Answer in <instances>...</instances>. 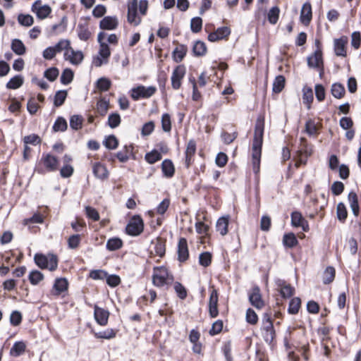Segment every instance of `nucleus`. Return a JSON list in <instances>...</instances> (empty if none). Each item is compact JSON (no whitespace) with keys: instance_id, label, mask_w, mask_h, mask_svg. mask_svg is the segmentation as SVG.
Here are the masks:
<instances>
[{"instance_id":"obj_1","label":"nucleus","mask_w":361,"mask_h":361,"mask_svg":"<svg viewBox=\"0 0 361 361\" xmlns=\"http://www.w3.org/2000/svg\"><path fill=\"white\" fill-rule=\"evenodd\" d=\"M264 123L258 121L255 126L252 143V166L253 170L257 173L259 169L262 145L263 142Z\"/></svg>"},{"instance_id":"obj_2","label":"nucleus","mask_w":361,"mask_h":361,"mask_svg":"<svg viewBox=\"0 0 361 361\" xmlns=\"http://www.w3.org/2000/svg\"><path fill=\"white\" fill-rule=\"evenodd\" d=\"M174 279L165 267H155L153 269L152 283L159 288L171 285Z\"/></svg>"},{"instance_id":"obj_3","label":"nucleus","mask_w":361,"mask_h":361,"mask_svg":"<svg viewBox=\"0 0 361 361\" xmlns=\"http://www.w3.org/2000/svg\"><path fill=\"white\" fill-rule=\"evenodd\" d=\"M34 259L36 264L41 269H48L50 271H54L58 266L57 257L53 254L47 255L36 254Z\"/></svg>"},{"instance_id":"obj_4","label":"nucleus","mask_w":361,"mask_h":361,"mask_svg":"<svg viewBox=\"0 0 361 361\" xmlns=\"http://www.w3.org/2000/svg\"><path fill=\"white\" fill-rule=\"evenodd\" d=\"M262 329L263 337L267 343H271L275 337L273 322L268 314H264L262 319Z\"/></svg>"},{"instance_id":"obj_5","label":"nucleus","mask_w":361,"mask_h":361,"mask_svg":"<svg viewBox=\"0 0 361 361\" xmlns=\"http://www.w3.org/2000/svg\"><path fill=\"white\" fill-rule=\"evenodd\" d=\"M144 229V223L142 218L138 216L135 215L132 217V219L130 220L129 223L127 224L126 226V233L133 236H137L139 235Z\"/></svg>"},{"instance_id":"obj_6","label":"nucleus","mask_w":361,"mask_h":361,"mask_svg":"<svg viewBox=\"0 0 361 361\" xmlns=\"http://www.w3.org/2000/svg\"><path fill=\"white\" fill-rule=\"evenodd\" d=\"M156 90V87L153 86L145 87L140 85L132 89L131 97L134 100H137L140 98H149L155 93Z\"/></svg>"},{"instance_id":"obj_7","label":"nucleus","mask_w":361,"mask_h":361,"mask_svg":"<svg viewBox=\"0 0 361 361\" xmlns=\"http://www.w3.org/2000/svg\"><path fill=\"white\" fill-rule=\"evenodd\" d=\"M137 0H132L128 4V22L135 26L141 23V18L137 16Z\"/></svg>"},{"instance_id":"obj_8","label":"nucleus","mask_w":361,"mask_h":361,"mask_svg":"<svg viewBox=\"0 0 361 361\" xmlns=\"http://www.w3.org/2000/svg\"><path fill=\"white\" fill-rule=\"evenodd\" d=\"M111 55V51L106 43L99 44V56L94 60L95 66L100 67L103 64L108 63V59Z\"/></svg>"},{"instance_id":"obj_9","label":"nucleus","mask_w":361,"mask_h":361,"mask_svg":"<svg viewBox=\"0 0 361 361\" xmlns=\"http://www.w3.org/2000/svg\"><path fill=\"white\" fill-rule=\"evenodd\" d=\"M186 69L183 65L176 66L171 75V85L174 90H178L181 86V81L185 75Z\"/></svg>"},{"instance_id":"obj_10","label":"nucleus","mask_w":361,"mask_h":361,"mask_svg":"<svg viewBox=\"0 0 361 361\" xmlns=\"http://www.w3.org/2000/svg\"><path fill=\"white\" fill-rule=\"evenodd\" d=\"M32 11L36 13L39 19L46 18L51 12V8L48 5H42L40 0L36 1L32 6Z\"/></svg>"},{"instance_id":"obj_11","label":"nucleus","mask_w":361,"mask_h":361,"mask_svg":"<svg viewBox=\"0 0 361 361\" xmlns=\"http://www.w3.org/2000/svg\"><path fill=\"white\" fill-rule=\"evenodd\" d=\"M307 62L310 68L316 69L317 68H322V66L324 65L322 51H314V53L307 57Z\"/></svg>"},{"instance_id":"obj_12","label":"nucleus","mask_w":361,"mask_h":361,"mask_svg":"<svg viewBox=\"0 0 361 361\" xmlns=\"http://www.w3.org/2000/svg\"><path fill=\"white\" fill-rule=\"evenodd\" d=\"M64 58L73 65H78L82 61L84 56L81 51H75L71 47L66 51Z\"/></svg>"},{"instance_id":"obj_13","label":"nucleus","mask_w":361,"mask_h":361,"mask_svg":"<svg viewBox=\"0 0 361 361\" xmlns=\"http://www.w3.org/2000/svg\"><path fill=\"white\" fill-rule=\"evenodd\" d=\"M249 301L252 306L257 309H261L264 307V302L262 299L259 288L256 286L252 289L249 295Z\"/></svg>"},{"instance_id":"obj_14","label":"nucleus","mask_w":361,"mask_h":361,"mask_svg":"<svg viewBox=\"0 0 361 361\" xmlns=\"http://www.w3.org/2000/svg\"><path fill=\"white\" fill-rule=\"evenodd\" d=\"M218 303V293L215 289H212L210 293L209 300V312L212 318L218 316L219 312L217 308Z\"/></svg>"},{"instance_id":"obj_15","label":"nucleus","mask_w":361,"mask_h":361,"mask_svg":"<svg viewBox=\"0 0 361 361\" xmlns=\"http://www.w3.org/2000/svg\"><path fill=\"white\" fill-rule=\"evenodd\" d=\"M231 34V30L228 27H219L216 31L208 35V39L210 42H216L226 38Z\"/></svg>"},{"instance_id":"obj_16","label":"nucleus","mask_w":361,"mask_h":361,"mask_svg":"<svg viewBox=\"0 0 361 361\" xmlns=\"http://www.w3.org/2000/svg\"><path fill=\"white\" fill-rule=\"evenodd\" d=\"M291 223L295 227H301L304 231L308 230L307 221L303 218L299 212H293L291 214Z\"/></svg>"},{"instance_id":"obj_17","label":"nucleus","mask_w":361,"mask_h":361,"mask_svg":"<svg viewBox=\"0 0 361 361\" xmlns=\"http://www.w3.org/2000/svg\"><path fill=\"white\" fill-rule=\"evenodd\" d=\"M348 43V38L342 37L339 39L334 40V51L336 56H346V44Z\"/></svg>"},{"instance_id":"obj_18","label":"nucleus","mask_w":361,"mask_h":361,"mask_svg":"<svg viewBox=\"0 0 361 361\" xmlns=\"http://www.w3.org/2000/svg\"><path fill=\"white\" fill-rule=\"evenodd\" d=\"M118 25V19L116 16H106L99 23V27L102 30H115Z\"/></svg>"},{"instance_id":"obj_19","label":"nucleus","mask_w":361,"mask_h":361,"mask_svg":"<svg viewBox=\"0 0 361 361\" xmlns=\"http://www.w3.org/2000/svg\"><path fill=\"white\" fill-rule=\"evenodd\" d=\"M94 314V318L99 324L104 326L107 324L109 316V312L107 310L95 305Z\"/></svg>"},{"instance_id":"obj_20","label":"nucleus","mask_w":361,"mask_h":361,"mask_svg":"<svg viewBox=\"0 0 361 361\" xmlns=\"http://www.w3.org/2000/svg\"><path fill=\"white\" fill-rule=\"evenodd\" d=\"M92 171L94 176L99 179L105 180L109 177V171L106 166L99 162H95L93 164Z\"/></svg>"},{"instance_id":"obj_21","label":"nucleus","mask_w":361,"mask_h":361,"mask_svg":"<svg viewBox=\"0 0 361 361\" xmlns=\"http://www.w3.org/2000/svg\"><path fill=\"white\" fill-rule=\"evenodd\" d=\"M312 6L311 4L308 2L305 3L302 7L300 12V21L305 25H309L312 20Z\"/></svg>"},{"instance_id":"obj_22","label":"nucleus","mask_w":361,"mask_h":361,"mask_svg":"<svg viewBox=\"0 0 361 361\" xmlns=\"http://www.w3.org/2000/svg\"><path fill=\"white\" fill-rule=\"evenodd\" d=\"M178 260L180 262H185L188 259L189 256L187 240L184 238L179 240L178 245Z\"/></svg>"},{"instance_id":"obj_23","label":"nucleus","mask_w":361,"mask_h":361,"mask_svg":"<svg viewBox=\"0 0 361 361\" xmlns=\"http://www.w3.org/2000/svg\"><path fill=\"white\" fill-rule=\"evenodd\" d=\"M41 161L43 162L45 167L50 171L57 169L58 159L49 154H43Z\"/></svg>"},{"instance_id":"obj_24","label":"nucleus","mask_w":361,"mask_h":361,"mask_svg":"<svg viewBox=\"0 0 361 361\" xmlns=\"http://www.w3.org/2000/svg\"><path fill=\"white\" fill-rule=\"evenodd\" d=\"M277 286L282 297L290 298L294 294L295 289L290 284L286 283L284 281L279 280Z\"/></svg>"},{"instance_id":"obj_25","label":"nucleus","mask_w":361,"mask_h":361,"mask_svg":"<svg viewBox=\"0 0 361 361\" xmlns=\"http://www.w3.org/2000/svg\"><path fill=\"white\" fill-rule=\"evenodd\" d=\"M133 149L132 145H125L121 150L115 154L114 157L118 158L121 162H126L133 154Z\"/></svg>"},{"instance_id":"obj_26","label":"nucleus","mask_w":361,"mask_h":361,"mask_svg":"<svg viewBox=\"0 0 361 361\" xmlns=\"http://www.w3.org/2000/svg\"><path fill=\"white\" fill-rule=\"evenodd\" d=\"M320 126L321 125L319 122H316L312 119H309L305 123V130L310 136H317Z\"/></svg>"},{"instance_id":"obj_27","label":"nucleus","mask_w":361,"mask_h":361,"mask_svg":"<svg viewBox=\"0 0 361 361\" xmlns=\"http://www.w3.org/2000/svg\"><path fill=\"white\" fill-rule=\"evenodd\" d=\"M196 152V144L192 140L188 142L186 150H185V164L187 167H189L191 159Z\"/></svg>"},{"instance_id":"obj_28","label":"nucleus","mask_w":361,"mask_h":361,"mask_svg":"<svg viewBox=\"0 0 361 361\" xmlns=\"http://www.w3.org/2000/svg\"><path fill=\"white\" fill-rule=\"evenodd\" d=\"M188 51V48L184 44H179L173 51V57L176 62H180Z\"/></svg>"},{"instance_id":"obj_29","label":"nucleus","mask_w":361,"mask_h":361,"mask_svg":"<svg viewBox=\"0 0 361 361\" xmlns=\"http://www.w3.org/2000/svg\"><path fill=\"white\" fill-rule=\"evenodd\" d=\"M161 170L164 176L167 178L172 177L175 172L173 164L170 159H165L162 161Z\"/></svg>"},{"instance_id":"obj_30","label":"nucleus","mask_w":361,"mask_h":361,"mask_svg":"<svg viewBox=\"0 0 361 361\" xmlns=\"http://www.w3.org/2000/svg\"><path fill=\"white\" fill-rule=\"evenodd\" d=\"M228 217H221L218 219L216 228V231L222 235L228 233Z\"/></svg>"},{"instance_id":"obj_31","label":"nucleus","mask_w":361,"mask_h":361,"mask_svg":"<svg viewBox=\"0 0 361 361\" xmlns=\"http://www.w3.org/2000/svg\"><path fill=\"white\" fill-rule=\"evenodd\" d=\"M26 348V344L23 341L16 342L11 348L10 355L11 356L18 357L23 354Z\"/></svg>"},{"instance_id":"obj_32","label":"nucleus","mask_w":361,"mask_h":361,"mask_svg":"<svg viewBox=\"0 0 361 361\" xmlns=\"http://www.w3.org/2000/svg\"><path fill=\"white\" fill-rule=\"evenodd\" d=\"M77 32L80 39L83 41L88 40L91 36V32L87 24H79L77 27Z\"/></svg>"},{"instance_id":"obj_33","label":"nucleus","mask_w":361,"mask_h":361,"mask_svg":"<svg viewBox=\"0 0 361 361\" xmlns=\"http://www.w3.org/2000/svg\"><path fill=\"white\" fill-rule=\"evenodd\" d=\"M24 82L23 77L18 75L12 78L6 84V88L10 90H16L20 87Z\"/></svg>"},{"instance_id":"obj_34","label":"nucleus","mask_w":361,"mask_h":361,"mask_svg":"<svg viewBox=\"0 0 361 361\" xmlns=\"http://www.w3.org/2000/svg\"><path fill=\"white\" fill-rule=\"evenodd\" d=\"M348 200L353 214L357 216L359 214V204L357 194L354 192H350L348 194Z\"/></svg>"},{"instance_id":"obj_35","label":"nucleus","mask_w":361,"mask_h":361,"mask_svg":"<svg viewBox=\"0 0 361 361\" xmlns=\"http://www.w3.org/2000/svg\"><path fill=\"white\" fill-rule=\"evenodd\" d=\"M285 78L283 75H278L275 78L273 82L272 90L274 93H279L285 86Z\"/></svg>"},{"instance_id":"obj_36","label":"nucleus","mask_w":361,"mask_h":361,"mask_svg":"<svg viewBox=\"0 0 361 361\" xmlns=\"http://www.w3.org/2000/svg\"><path fill=\"white\" fill-rule=\"evenodd\" d=\"M192 51L196 56L204 55L207 52L205 43L200 40L197 41L192 47Z\"/></svg>"},{"instance_id":"obj_37","label":"nucleus","mask_w":361,"mask_h":361,"mask_svg":"<svg viewBox=\"0 0 361 361\" xmlns=\"http://www.w3.org/2000/svg\"><path fill=\"white\" fill-rule=\"evenodd\" d=\"M12 50L18 55H23L25 53V47L20 39H15L11 42Z\"/></svg>"},{"instance_id":"obj_38","label":"nucleus","mask_w":361,"mask_h":361,"mask_svg":"<svg viewBox=\"0 0 361 361\" xmlns=\"http://www.w3.org/2000/svg\"><path fill=\"white\" fill-rule=\"evenodd\" d=\"M331 94L336 99L342 98L345 92V87L340 83H334L331 86Z\"/></svg>"},{"instance_id":"obj_39","label":"nucleus","mask_w":361,"mask_h":361,"mask_svg":"<svg viewBox=\"0 0 361 361\" xmlns=\"http://www.w3.org/2000/svg\"><path fill=\"white\" fill-rule=\"evenodd\" d=\"M68 285V283L66 279H57L54 284V288L56 291V294L59 295L67 290Z\"/></svg>"},{"instance_id":"obj_40","label":"nucleus","mask_w":361,"mask_h":361,"mask_svg":"<svg viewBox=\"0 0 361 361\" xmlns=\"http://www.w3.org/2000/svg\"><path fill=\"white\" fill-rule=\"evenodd\" d=\"M68 128V124L66 119L63 117H58L52 127L54 132H63Z\"/></svg>"},{"instance_id":"obj_41","label":"nucleus","mask_w":361,"mask_h":361,"mask_svg":"<svg viewBox=\"0 0 361 361\" xmlns=\"http://www.w3.org/2000/svg\"><path fill=\"white\" fill-rule=\"evenodd\" d=\"M283 243L285 246L288 247H293L295 246L298 241L294 233H290L285 234L283 238Z\"/></svg>"},{"instance_id":"obj_42","label":"nucleus","mask_w":361,"mask_h":361,"mask_svg":"<svg viewBox=\"0 0 361 361\" xmlns=\"http://www.w3.org/2000/svg\"><path fill=\"white\" fill-rule=\"evenodd\" d=\"M335 269L332 267H328L323 274V282L325 284L331 283L335 278Z\"/></svg>"},{"instance_id":"obj_43","label":"nucleus","mask_w":361,"mask_h":361,"mask_svg":"<svg viewBox=\"0 0 361 361\" xmlns=\"http://www.w3.org/2000/svg\"><path fill=\"white\" fill-rule=\"evenodd\" d=\"M83 118L80 115H73L70 118V126L73 130H79L82 128Z\"/></svg>"},{"instance_id":"obj_44","label":"nucleus","mask_w":361,"mask_h":361,"mask_svg":"<svg viewBox=\"0 0 361 361\" xmlns=\"http://www.w3.org/2000/svg\"><path fill=\"white\" fill-rule=\"evenodd\" d=\"M301 305V300L299 298H293L289 303L288 312L291 314H295L298 312Z\"/></svg>"},{"instance_id":"obj_45","label":"nucleus","mask_w":361,"mask_h":361,"mask_svg":"<svg viewBox=\"0 0 361 361\" xmlns=\"http://www.w3.org/2000/svg\"><path fill=\"white\" fill-rule=\"evenodd\" d=\"M123 245L122 240L118 238H113L106 242V248L109 250L114 251L121 247Z\"/></svg>"},{"instance_id":"obj_46","label":"nucleus","mask_w":361,"mask_h":361,"mask_svg":"<svg viewBox=\"0 0 361 361\" xmlns=\"http://www.w3.org/2000/svg\"><path fill=\"white\" fill-rule=\"evenodd\" d=\"M313 92L311 88H306L305 87L303 89V94H302V100L303 102L307 104V109L310 108L311 103L313 101Z\"/></svg>"},{"instance_id":"obj_47","label":"nucleus","mask_w":361,"mask_h":361,"mask_svg":"<svg viewBox=\"0 0 361 361\" xmlns=\"http://www.w3.org/2000/svg\"><path fill=\"white\" fill-rule=\"evenodd\" d=\"M66 97L67 92L66 90H59L56 92L54 96V106L57 107L61 106L64 103Z\"/></svg>"},{"instance_id":"obj_48","label":"nucleus","mask_w":361,"mask_h":361,"mask_svg":"<svg viewBox=\"0 0 361 361\" xmlns=\"http://www.w3.org/2000/svg\"><path fill=\"white\" fill-rule=\"evenodd\" d=\"M104 145L109 149H115L118 145V140L115 135H111L105 139Z\"/></svg>"},{"instance_id":"obj_49","label":"nucleus","mask_w":361,"mask_h":361,"mask_svg":"<svg viewBox=\"0 0 361 361\" xmlns=\"http://www.w3.org/2000/svg\"><path fill=\"white\" fill-rule=\"evenodd\" d=\"M161 154L157 150H152V152L147 153L145 154V160L149 164H154L157 161L161 159Z\"/></svg>"},{"instance_id":"obj_50","label":"nucleus","mask_w":361,"mask_h":361,"mask_svg":"<svg viewBox=\"0 0 361 361\" xmlns=\"http://www.w3.org/2000/svg\"><path fill=\"white\" fill-rule=\"evenodd\" d=\"M337 217L340 221L343 222L348 215L347 209L345 204L343 202H340L337 204Z\"/></svg>"},{"instance_id":"obj_51","label":"nucleus","mask_w":361,"mask_h":361,"mask_svg":"<svg viewBox=\"0 0 361 361\" xmlns=\"http://www.w3.org/2000/svg\"><path fill=\"white\" fill-rule=\"evenodd\" d=\"M18 21L20 25L26 27L31 26L34 23L32 16L29 14H20L18 16Z\"/></svg>"},{"instance_id":"obj_52","label":"nucleus","mask_w":361,"mask_h":361,"mask_svg":"<svg viewBox=\"0 0 361 361\" xmlns=\"http://www.w3.org/2000/svg\"><path fill=\"white\" fill-rule=\"evenodd\" d=\"M44 279V275L37 270L32 271L29 274V280L32 285L38 284Z\"/></svg>"},{"instance_id":"obj_53","label":"nucleus","mask_w":361,"mask_h":361,"mask_svg":"<svg viewBox=\"0 0 361 361\" xmlns=\"http://www.w3.org/2000/svg\"><path fill=\"white\" fill-rule=\"evenodd\" d=\"M202 20L200 17H195L191 19L190 28L192 32L197 33L202 30Z\"/></svg>"},{"instance_id":"obj_54","label":"nucleus","mask_w":361,"mask_h":361,"mask_svg":"<svg viewBox=\"0 0 361 361\" xmlns=\"http://www.w3.org/2000/svg\"><path fill=\"white\" fill-rule=\"evenodd\" d=\"M111 82L106 78H101L97 82V87L102 92L107 91L111 87Z\"/></svg>"},{"instance_id":"obj_55","label":"nucleus","mask_w":361,"mask_h":361,"mask_svg":"<svg viewBox=\"0 0 361 361\" xmlns=\"http://www.w3.org/2000/svg\"><path fill=\"white\" fill-rule=\"evenodd\" d=\"M73 79V72L69 68L65 69L63 71L61 76V83L63 85H68L70 82H71Z\"/></svg>"},{"instance_id":"obj_56","label":"nucleus","mask_w":361,"mask_h":361,"mask_svg":"<svg viewBox=\"0 0 361 361\" xmlns=\"http://www.w3.org/2000/svg\"><path fill=\"white\" fill-rule=\"evenodd\" d=\"M121 123L120 115L117 113L111 114L108 118V124L111 128H115Z\"/></svg>"},{"instance_id":"obj_57","label":"nucleus","mask_w":361,"mask_h":361,"mask_svg":"<svg viewBox=\"0 0 361 361\" xmlns=\"http://www.w3.org/2000/svg\"><path fill=\"white\" fill-rule=\"evenodd\" d=\"M109 104V102L104 99H101L99 100L97 104V109L98 113L102 116H104L108 111Z\"/></svg>"},{"instance_id":"obj_58","label":"nucleus","mask_w":361,"mask_h":361,"mask_svg":"<svg viewBox=\"0 0 361 361\" xmlns=\"http://www.w3.org/2000/svg\"><path fill=\"white\" fill-rule=\"evenodd\" d=\"M94 336L97 338L111 339L116 336V333L113 329H106L103 331L94 333Z\"/></svg>"},{"instance_id":"obj_59","label":"nucleus","mask_w":361,"mask_h":361,"mask_svg":"<svg viewBox=\"0 0 361 361\" xmlns=\"http://www.w3.org/2000/svg\"><path fill=\"white\" fill-rule=\"evenodd\" d=\"M279 8L276 6L273 7L268 13V20L270 23L276 24L279 19Z\"/></svg>"},{"instance_id":"obj_60","label":"nucleus","mask_w":361,"mask_h":361,"mask_svg":"<svg viewBox=\"0 0 361 361\" xmlns=\"http://www.w3.org/2000/svg\"><path fill=\"white\" fill-rule=\"evenodd\" d=\"M23 141H24L25 145H27L29 144L36 145L41 142V139L37 135L31 134V135L25 136L23 138Z\"/></svg>"},{"instance_id":"obj_61","label":"nucleus","mask_w":361,"mask_h":361,"mask_svg":"<svg viewBox=\"0 0 361 361\" xmlns=\"http://www.w3.org/2000/svg\"><path fill=\"white\" fill-rule=\"evenodd\" d=\"M59 73V70L56 68L52 67L45 71L44 75L49 80L54 81L57 78Z\"/></svg>"},{"instance_id":"obj_62","label":"nucleus","mask_w":361,"mask_h":361,"mask_svg":"<svg viewBox=\"0 0 361 361\" xmlns=\"http://www.w3.org/2000/svg\"><path fill=\"white\" fill-rule=\"evenodd\" d=\"M161 127L164 131L169 132L171 129V117L169 114H164L161 117Z\"/></svg>"},{"instance_id":"obj_63","label":"nucleus","mask_w":361,"mask_h":361,"mask_svg":"<svg viewBox=\"0 0 361 361\" xmlns=\"http://www.w3.org/2000/svg\"><path fill=\"white\" fill-rule=\"evenodd\" d=\"M199 262L202 266L208 267L212 262V255L208 252L202 253L199 257Z\"/></svg>"},{"instance_id":"obj_64","label":"nucleus","mask_w":361,"mask_h":361,"mask_svg":"<svg viewBox=\"0 0 361 361\" xmlns=\"http://www.w3.org/2000/svg\"><path fill=\"white\" fill-rule=\"evenodd\" d=\"M174 290L177 293L178 296L180 299H185L187 297V291L185 287L179 282L174 283Z\"/></svg>"}]
</instances>
